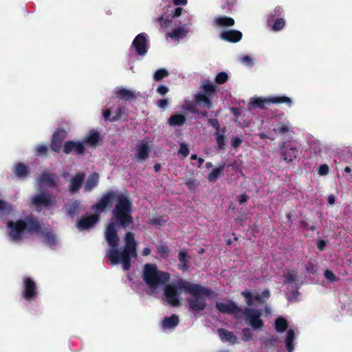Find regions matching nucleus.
<instances>
[{"label": "nucleus", "instance_id": "423d86ee", "mask_svg": "<svg viewBox=\"0 0 352 352\" xmlns=\"http://www.w3.org/2000/svg\"><path fill=\"white\" fill-rule=\"evenodd\" d=\"M245 316V321L254 329H258L264 327V322L261 319L262 309L251 307H244L241 312Z\"/></svg>", "mask_w": 352, "mask_h": 352}, {"label": "nucleus", "instance_id": "0eeeda50", "mask_svg": "<svg viewBox=\"0 0 352 352\" xmlns=\"http://www.w3.org/2000/svg\"><path fill=\"white\" fill-rule=\"evenodd\" d=\"M281 104L285 103L289 107L292 106L293 102L292 99L285 96H272L267 98H257L252 101V104L254 107H258L264 109L265 104Z\"/></svg>", "mask_w": 352, "mask_h": 352}, {"label": "nucleus", "instance_id": "ddd939ff", "mask_svg": "<svg viewBox=\"0 0 352 352\" xmlns=\"http://www.w3.org/2000/svg\"><path fill=\"white\" fill-rule=\"evenodd\" d=\"M63 151L65 154H69L70 153L74 152L77 155H82L85 153V147L82 142L67 140L63 144Z\"/></svg>", "mask_w": 352, "mask_h": 352}, {"label": "nucleus", "instance_id": "72a5a7b5", "mask_svg": "<svg viewBox=\"0 0 352 352\" xmlns=\"http://www.w3.org/2000/svg\"><path fill=\"white\" fill-rule=\"evenodd\" d=\"M40 183L52 187L55 186V182L53 175L47 173H43L41 175Z\"/></svg>", "mask_w": 352, "mask_h": 352}, {"label": "nucleus", "instance_id": "c756f323", "mask_svg": "<svg viewBox=\"0 0 352 352\" xmlns=\"http://www.w3.org/2000/svg\"><path fill=\"white\" fill-rule=\"evenodd\" d=\"M116 96L120 100H131L135 99V94L126 88H120L116 92Z\"/></svg>", "mask_w": 352, "mask_h": 352}, {"label": "nucleus", "instance_id": "1a4fd4ad", "mask_svg": "<svg viewBox=\"0 0 352 352\" xmlns=\"http://www.w3.org/2000/svg\"><path fill=\"white\" fill-rule=\"evenodd\" d=\"M67 133L63 128H57L52 136L50 148L56 152L60 153L63 146V142L66 138Z\"/></svg>", "mask_w": 352, "mask_h": 352}, {"label": "nucleus", "instance_id": "a18cd8bd", "mask_svg": "<svg viewBox=\"0 0 352 352\" xmlns=\"http://www.w3.org/2000/svg\"><path fill=\"white\" fill-rule=\"evenodd\" d=\"M44 241L49 245H52L56 243V236L50 232H47L44 235Z\"/></svg>", "mask_w": 352, "mask_h": 352}, {"label": "nucleus", "instance_id": "412c9836", "mask_svg": "<svg viewBox=\"0 0 352 352\" xmlns=\"http://www.w3.org/2000/svg\"><path fill=\"white\" fill-rule=\"evenodd\" d=\"M241 296L245 298V302L248 306H252L254 305V300L258 302H263L262 295L260 294L253 295L249 289L242 291L241 293Z\"/></svg>", "mask_w": 352, "mask_h": 352}, {"label": "nucleus", "instance_id": "09e8293b", "mask_svg": "<svg viewBox=\"0 0 352 352\" xmlns=\"http://www.w3.org/2000/svg\"><path fill=\"white\" fill-rule=\"evenodd\" d=\"M48 147L44 144H40L36 147V153L37 155H45L47 153Z\"/></svg>", "mask_w": 352, "mask_h": 352}, {"label": "nucleus", "instance_id": "a211bd4d", "mask_svg": "<svg viewBox=\"0 0 352 352\" xmlns=\"http://www.w3.org/2000/svg\"><path fill=\"white\" fill-rule=\"evenodd\" d=\"M217 333L222 342H228L231 344L237 343L238 338L233 332L229 331L226 329L220 328L217 329Z\"/></svg>", "mask_w": 352, "mask_h": 352}, {"label": "nucleus", "instance_id": "603ef678", "mask_svg": "<svg viewBox=\"0 0 352 352\" xmlns=\"http://www.w3.org/2000/svg\"><path fill=\"white\" fill-rule=\"evenodd\" d=\"M208 123L215 129V131H221L220 124L217 118H208Z\"/></svg>", "mask_w": 352, "mask_h": 352}, {"label": "nucleus", "instance_id": "9b49d317", "mask_svg": "<svg viewBox=\"0 0 352 352\" xmlns=\"http://www.w3.org/2000/svg\"><path fill=\"white\" fill-rule=\"evenodd\" d=\"M132 47L139 56H145L148 50V45L146 40V34L140 33L138 34L132 42Z\"/></svg>", "mask_w": 352, "mask_h": 352}, {"label": "nucleus", "instance_id": "20e7f679", "mask_svg": "<svg viewBox=\"0 0 352 352\" xmlns=\"http://www.w3.org/2000/svg\"><path fill=\"white\" fill-rule=\"evenodd\" d=\"M7 227L9 228V236L14 242L22 241L26 231L28 234L39 233L41 225L36 218L28 217L25 220L19 219L15 221H8Z\"/></svg>", "mask_w": 352, "mask_h": 352}, {"label": "nucleus", "instance_id": "69168bd1", "mask_svg": "<svg viewBox=\"0 0 352 352\" xmlns=\"http://www.w3.org/2000/svg\"><path fill=\"white\" fill-rule=\"evenodd\" d=\"M185 184L190 188H195L197 187L199 182L196 179H189L188 180Z\"/></svg>", "mask_w": 352, "mask_h": 352}, {"label": "nucleus", "instance_id": "4c0bfd02", "mask_svg": "<svg viewBox=\"0 0 352 352\" xmlns=\"http://www.w3.org/2000/svg\"><path fill=\"white\" fill-rule=\"evenodd\" d=\"M202 88L204 90V94H206L208 96H210L212 94L216 93L219 90L217 86L208 82L204 84Z\"/></svg>", "mask_w": 352, "mask_h": 352}, {"label": "nucleus", "instance_id": "c9c22d12", "mask_svg": "<svg viewBox=\"0 0 352 352\" xmlns=\"http://www.w3.org/2000/svg\"><path fill=\"white\" fill-rule=\"evenodd\" d=\"M306 271L309 274H315L318 270V265L316 260H310L305 265Z\"/></svg>", "mask_w": 352, "mask_h": 352}, {"label": "nucleus", "instance_id": "0e129e2a", "mask_svg": "<svg viewBox=\"0 0 352 352\" xmlns=\"http://www.w3.org/2000/svg\"><path fill=\"white\" fill-rule=\"evenodd\" d=\"M294 338H295L294 331L292 329H289L287 331L285 342H294Z\"/></svg>", "mask_w": 352, "mask_h": 352}, {"label": "nucleus", "instance_id": "b1692460", "mask_svg": "<svg viewBox=\"0 0 352 352\" xmlns=\"http://www.w3.org/2000/svg\"><path fill=\"white\" fill-rule=\"evenodd\" d=\"M234 19L230 16H217L214 20V25L221 28L232 27L234 25Z\"/></svg>", "mask_w": 352, "mask_h": 352}, {"label": "nucleus", "instance_id": "39448f33", "mask_svg": "<svg viewBox=\"0 0 352 352\" xmlns=\"http://www.w3.org/2000/svg\"><path fill=\"white\" fill-rule=\"evenodd\" d=\"M170 278L169 273L159 270L155 264L146 263L144 265L142 279L151 289H156L165 285Z\"/></svg>", "mask_w": 352, "mask_h": 352}, {"label": "nucleus", "instance_id": "052dcab7", "mask_svg": "<svg viewBox=\"0 0 352 352\" xmlns=\"http://www.w3.org/2000/svg\"><path fill=\"white\" fill-rule=\"evenodd\" d=\"M183 32H184V30L182 28H177L174 29L171 33H169L168 36L170 38H179V37L182 36V35L183 34Z\"/></svg>", "mask_w": 352, "mask_h": 352}, {"label": "nucleus", "instance_id": "58836bf2", "mask_svg": "<svg viewBox=\"0 0 352 352\" xmlns=\"http://www.w3.org/2000/svg\"><path fill=\"white\" fill-rule=\"evenodd\" d=\"M12 211V208L6 201L0 199V214L2 216L10 214Z\"/></svg>", "mask_w": 352, "mask_h": 352}, {"label": "nucleus", "instance_id": "f704fd0d", "mask_svg": "<svg viewBox=\"0 0 352 352\" xmlns=\"http://www.w3.org/2000/svg\"><path fill=\"white\" fill-rule=\"evenodd\" d=\"M80 212V203L78 201H74L69 206L68 209V215L70 217H74V216L78 214Z\"/></svg>", "mask_w": 352, "mask_h": 352}, {"label": "nucleus", "instance_id": "a19ab883", "mask_svg": "<svg viewBox=\"0 0 352 352\" xmlns=\"http://www.w3.org/2000/svg\"><path fill=\"white\" fill-rule=\"evenodd\" d=\"M291 128L286 124L279 123L276 127L274 129V131L276 133L284 135L290 131Z\"/></svg>", "mask_w": 352, "mask_h": 352}, {"label": "nucleus", "instance_id": "aec40b11", "mask_svg": "<svg viewBox=\"0 0 352 352\" xmlns=\"http://www.w3.org/2000/svg\"><path fill=\"white\" fill-rule=\"evenodd\" d=\"M190 258L186 250H180L178 254V260L180 263L178 268L183 272L188 271L190 263Z\"/></svg>", "mask_w": 352, "mask_h": 352}, {"label": "nucleus", "instance_id": "393cba45", "mask_svg": "<svg viewBox=\"0 0 352 352\" xmlns=\"http://www.w3.org/2000/svg\"><path fill=\"white\" fill-rule=\"evenodd\" d=\"M226 132V127L223 126L221 128V131H215V140L217 144V147L219 150L225 151L226 148V139L225 133Z\"/></svg>", "mask_w": 352, "mask_h": 352}, {"label": "nucleus", "instance_id": "7c9ffc66", "mask_svg": "<svg viewBox=\"0 0 352 352\" xmlns=\"http://www.w3.org/2000/svg\"><path fill=\"white\" fill-rule=\"evenodd\" d=\"M283 9L281 6H277L270 13L267 18V24H271L273 21L276 19L283 18Z\"/></svg>", "mask_w": 352, "mask_h": 352}, {"label": "nucleus", "instance_id": "338daca9", "mask_svg": "<svg viewBox=\"0 0 352 352\" xmlns=\"http://www.w3.org/2000/svg\"><path fill=\"white\" fill-rule=\"evenodd\" d=\"M168 99H160L157 102V106L160 109H166L168 106Z\"/></svg>", "mask_w": 352, "mask_h": 352}, {"label": "nucleus", "instance_id": "37998d69", "mask_svg": "<svg viewBox=\"0 0 352 352\" xmlns=\"http://www.w3.org/2000/svg\"><path fill=\"white\" fill-rule=\"evenodd\" d=\"M299 224L300 228L306 231H315L317 229L315 223H313L311 226H309L308 222L305 220L300 221Z\"/></svg>", "mask_w": 352, "mask_h": 352}, {"label": "nucleus", "instance_id": "6e6d98bb", "mask_svg": "<svg viewBox=\"0 0 352 352\" xmlns=\"http://www.w3.org/2000/svg\"><path fill=\"white\" fill-rule=\"evenodd\" d=\"M183 109L195 114L199 113L198 109L197 108L195 104L193 103L184 105Z\"/></svg>", "mask_w": 352, "mask_h": 352}, {"label": "nucleus", "instance_id": "f3484780", "mask_svg": "<svg viewBox=\"0 0 352 352\" xmlns=\"http://www.w3.org/2000/svg\"><path fill=\"white\" fill-rule=\"evenodd\" d=\"M242 33L236 30H224L221 32L220 38L230 43H237L242 38Z\"/></svg>", "mask_w": 352, "mask_h": 352}, {"label": "nucleus", "instance_id": "6ab92c4d", "mask_svg": "<svg viewBox=\"0 0 352 352\" xmlns=\"http://www.w3.org/2000/svg\"><path fill=\"white\" fill-rule=\"evenodd\" d=\"M102 141V138L98 132L94 131H90L87 136L82 140L83 144H87L91 147H96L98 143Z\"/></svg>", "mask_w": 352, "mask_h": 352}, {"label": "nucleus", "instance_id": "774afa93", "mask_svg": "<svg viewBox=\"0 0 352 352\" xmlns=\"http://www.w3.org/2000/svg\"><path fill=\"white\" fill-rule=\"evenodd\" d=\"M316 245L320 251H323L327 245V242L323 239H318Z\"/></svg>", "mask_w": 352, "mask_h": 352}, {"label": "nucleus", "instance_id": "dca6fc26", "mask_svg": "<svg viewBox=\"0 0 352 352\" xmlns=\"http://www.w3.org/2000/svg\"><path fill=\"white\" fill-rule=\"evenodd\" d=\"M281 148L283 150L280 152V157L287 163L292 162L298 155V150L295 146L285 147L283 144Z\"/></svg>", "mask_w": 352, "mask_h": 352}, {"label": "nucleus", "instance_id": "cd10ccee", "mask_svg": "<svg viewBox=\"0 0 352 352\" xmlns=\"http://www.w3.org/2000/svg\"><path fill=\"white\" fill-rule=\"evenodd\" d=\"M195 102L199 105L204 104L206 108L211 109L213 107L212 102L209 98L208 96L199 93L195 96Z\"/></svg>", "mask_w": 352, "mask_h": 352}, {"label": "nucleus", "instance_id": "473e14b6", "mask_svg": "<svg viewBox=\"0 0 352 352\" xmlns=\"http://www.w3.org/2000/svg\"><path fill=\"white\" fill-rule=\"evenodd\" d=\"M274 324H275V329H276V331L280 332V333L284 332L285 331H286V329L288 327V322H287V320L281 316L278 317L275 320Z\"/></svg>", "mask_w": 352, "mask_h": 352}, {"label": "nucleus", "instance_id": "49530a36", "mask_svg": "<svg viewBox=\"0 0 352 352\" xmlns=\"http://www.w3.org/2000/svg\"><path fill=\"white\" fill-rule=\"evenodd\" d=\"M243 141V137L241 134L236 137H233L231 140V145L234 148H239Z\"/></svg>", "mask_w": 352, "mask_h": 352}, {"label": "nucleus", "instance_id": "5701e85b", "mask_svg": "<svg viewBox=\"0 0 352 352\" xmlns=\"http://www.w3.org/2000/svg\"><path fill=\"white\" fill-rule=\"evenodd\" d=\"M99 183V174L98 173H94L87 179L86 183L84 186L85 192H91L95 188Z\"/></svg>", "mask_w": 352, "mask_h": 352}, {"label": "nucleus", "instance_id": "e433bc0d", "mask_svg": "<svg viewBox=\"0 0 352 352\" xmlns=\"http://www.w3.org/2000/svg\"><path fill=\"white\" fill-rule=\"evenodd\" d=\"M157 253L160 254L163 258L168 257L170 254V249L167 244L162 243L157 246Z\"/></svg>", "mask_w": 352, "mask_h": 352}, {"label": "nucleus", "instance_id": "3c124183", "mask_svg": "<svg viewBox=\"0 0 352 352\" xmlns=\"http://www.w3.org/2000/svg\"><path fill=\"white\" fill-rule=\"evenodd\" d=\"M285 277L287 283H294L297 278V272L295 271L287 272Z\"/></svg>", "mask_w": 352, "mask_h": 352}, {"label": "nucleus", "instance_id": "a878e982", "mask_svg": "<svg viewBox=\"0 0 352 352\" xmlns=\"http://www.w3.org/2000/svg\"><path fill=\"white\" fill-rule=\"evenodd\" d=\"M186 121L185 116L180 113L173 114L168 120V124L170 126H182Z\"/></svg>", "mask_w": 352, "mask_h": 352}, {"label": "nucleus", "instance_id": "de8ad7c7", "mask_svg": "<svg viewBox=\"0 0 352 352\" xmlns=\"http://www.w3.org/2000/svg\"><path fill=\"white\" fill-rule=\"evenodd\" d=\"M324 278L331 283L337 281L338 278L333 274V272L330 270H325L324 272Z\"/></svg>", "mask_w": 352, "mask_h": 352}, {"label": "nucleus", "instance_id": "13d9d810", "mask_svg": "<svg viewBox=\"0 0 352 352\" xmlns=\"http://www.w3.org/2000/svg\"><path fill=\"white\" fill-rule=\"evenodd\" d=\"M184 8L179 7V8H175L173 10H171L169 16L171 18L179 17L184 12Z\"/></svg>", "mask_w": 352, "mask_h": 352}, {"label": "nucleus", "instance_id": "2f4dec72", "mask_svg": "<svg viewBox=\"0 0 352 352\" xmlns=\"http://www.w3.org/2000/svg\"><path fill=\"white\" fill-rule=\"evenodd\" d=\"M14 173L19 178H24L29 174L27 166L22 162H19L14 166Z\"/></svg>", "mask_w": 352, "mask_h": 352}, {"label": "nucleus", "instance_id": "ea45409f", "mask_svg": "<svg viewBox=\"0 0 352 352\" xmlns=\"http://www.w3.org/2000/svg\"><path fill=\"white\" fill-rule=\"evenodd\" d=\"M268 25L271 26L274 31H280L285 25V21L283 18L276 19L271 24H268Z\"/></svg>", "mask_w": 352, "mask_h": 352}, {"label": "nucleus", "instance_id": "4d7b16f0", "mask_svg": "<svg viewBox=\"0 0 352 352\" xmlns=\"http://www.w3.org/2000/svg\"><path fill=\"white\" fill-rule=\"evenodd\" d=\"M329 166L325 164L320 165L318 168V173L322 176L327 175L329 173Z\"/></svg>", "mask_w": 352, "mask_h": 352}, {"label": "nucleus", "instance_id": "79ce46f5", "mask_svg": "<svg viewBox=\"0 0 352 352\" xmlns=\"http://www.w3.org/2000/svg\"><path fill=\"white\" fill-rule=\"evenodd\" d=\"M168 75V72L165 69H157L153 75V78L156 81H160L164 78L166 77Z\"/></svg>", "mask_w": 352, "mask_h": 352}, {"label": "nucleus", "instance_id": "c85d7f7f", "mask_svg": "<svg viewBox=\"0 0 352 352\" xmlns=\"http://www.w3.org/2000/svg\"><path fill=\"white\" fill-rule=\"evenodd\" d=\"M179 323V317L176 314H172L169 317H165L162 320V326L164 329H173Z\"/></svg>", "mask_w": 352, "mask_h": 352}, {"label": "nucleus", "instance_id": "e2e57ef3", "mask_svg": "<svg viewBox=\"0 0 352 352\" xmlns=\"http://www.w3.org/2000/svg\"><path fill=\"white\" fill-rule=\"evenodd\" d=\"M165 223L166 221L162 216L157 217L151 220V224L153 226H163Z\"/></svg>", "mask_w": 352, "mask_h": 352}, {"label": "nucleus", "instance_id": "9d476101", "mask_svg": "<svg viewBox=\"0 0 352 352\" xmlns=\"http://www.w3.org/2000/svg\"><path fill=\"white\" fill-rule=\"evenodd\" d=\"M100 220L99 213L88 215L87 213L82 215L77 221L76 226L80 230H88L93 228Z\"/></svg>", "mask_w": 352, "mask_h": 352}, {"label": "nucleus", "instance_id": "f8f14e48", "mask_svg": "<svg viewBox=\"0 0 352 352\" xmlns=\"http://www.w3.org/2000/svg\"><path fill=\"white\" fill-rule=\"evenodd\" d=\"M217 309L223 314L236 315L241 312L242 308L239 307L236 302L230 300L228 303L217 302L215 304Z\"/></svg>", "mask_w": 352, "mask_h": 352}, {"label": "nucleus", "instance_id": "5fc2aeb1", "mask_svg": "<svg viewBox=\"0 0 352 352\" xmlns=\"http://www.w3.org/2000/svg\"><path fill=\"white\" fill-rule=\"evenodd\" d=\"M124 107H119L116 109V113L113 116L111 117V122H116L121 119L122 115L124 112Z\"/></svg>", "mask_w": 352, "mask_h": 352}, {"label": "nucleus", "instance_id": "4468645a", "mask_svg": "<svg viewBox=\"0 0 352 352\" xmlns=\"http://www.w3.org/2000/svg\"><path fill=\"white\" fill-rule=\"evenodd\" d=\"M32 202L36 208H49L52 205V201L48 194L41 192L34 195Z\"/></svg>", "mask_w": 352, "mask_h": 352}, {"label": "nucleus", "instance_id": "4be33fe9", "mask_svg": "<svg viewBox=\"0 0 352 352\" xmlns=\"http://www.w3.org/2000/svg\"><path fill=\"white\" fill-rule=\"evenodd\" d=\"M150 153L148 143L143 140L138 148V159L141 161H145L148 159Z\"/></svg>", "mask_w": 352, "mask_h": 352}, {"label": "nucleus", "instance_id": "f257e3e1", "mask_svg": "<svg viewBox=\"0 0 352 352\" xmlns=\"http://www.w3.org/2000/svg\"><path fill=\"white\" fill-rule=\"evenodd\" d=\"M116 204L112 210L111 221L116 223L118 227L126 230L133 227L134 220L132 216L133 204L129 197L118 190H107L100 200L91 206L96 213L104 212L111 208L114 201Z\"/></svg>", "mask_w": 352, "mask_h": 352}, {"label": "nucleus", "instance_id": "7ed1b4c3", "mask_svg": "<svg viewBox=\"0 0 352 352\" xmlns=\"http://www.w3.org/2000/svg\"><path fill=\"white\" fill-rule=\"evenodd\" d=\"M116 223H109L105 230V239L111 248L107 253L111 265H118L121 263L124 270L131 268V258L137 256V243L135 235L131 232H127L124 237V246L123 250H118L120 238L116 230Z\"/></svg>", "mask_w": 352, "mask_h": 352}, {"label": "nucleus", "instance_id": "864d4df0", "mask_svg": "<svg viewBox=\"0 0 352 352\" xmlns=\"http://www.w3.org/2000/svg\"><path fill=\"white\" fill-rule=\"evenodd\" d=\"M242 334H243L242 340L245 342H248V341L250 340L252 338V331L248 328H245V329H242Z\"/></svg>", "mask_w": 352, "mask_h": 352}, {"label": "nucleus", "instance_id": "6e6552de", "mask_svg": "<svg viewBox=\"0 0 352 352\" xmlns=\"http://www.w3.org/2000/svg\"><path fill=\"white\" fill-rule=\"evenodd\" d=\"M22 297L27 301H32L37 298L38 289L34 280L30 277L23 278Z\"/></svg>", "mask_w": 352, "mask_h": 352}, {"label": "nucleus", "instance_id": "bb28decb", "mask_svg": "<svg viewBox=\"0 0 352 352\" xmlns=\"http://www.w3.org/2000/svg\"><path fill=\"white\" fill-rule=\"evenodd\" d=\"M225 168V164L220 165L217 168L212 170L211 173H210L207 175V179L210 183H215L218 178L223 175V170Z\"/></svg>", "mask_w": 352, "mask_h": 352}, {"label": "nucleus", "instance_id": "8fccbe9b", "mask_svg": "<svg viewBox=\"0 0 352 352\" xmlns=\"http://www.w3.org/2000/svg\"><path fill=\"white\" fill-rule=\"evenodd\" d=\"M157 21L159 22L160 26L162 28H167L169 26L171 20L169 18H164V14H162L157 19Z\"/></svg>", "mask_w": 352, "mask_h": 352}, {"label": "nucleus", "instance_id": "f03ea898", "mask_svg": "<svg viewBox=\"0 0 352 352\" xmlns=\"http://www.w3.org/2000/svg\"><path fill=\"white\" fill-rule=\"evenodd\" d=\"M182 290L191 296L186 300L188 309L193 314L204 311L207 307L206 298L213 294V292L208 287L181 279L177 286L167 285L165 287L164 296L168 303L172 307L179 306L181 303L179 297Z\"/></svg>", "mask_w": 352, "mask_h": 352}, {"label": "nucleus", "instance_id": "bf43d9fd", "mask_svg": "<svg viewBox=\"0 0 352 352\" xmlns=\"http://www.w3.org/2000/svg\"><path fill=\"white\" fill-rule=\"evenodd\" d=\"M178 153L182 155L184 157H186L188 155L189 149L186 144H181Z\"/></svg>", "mask_w": 352, "mask_h": 352}, {"label": "nucleus", "instance_id": "c03bdc74", "mask_svg": "<svg viewBox=\"0 0 352 352\" xmlns=\"http://www.w3.org/2000/svg\"><path fill=\"white\" fill-rule=\"evenodd\" d=\"M228 79V75L225 72L218 73L215 77V82L219 85L225 83Z\"/></svg>", "mask_w": 352, "mask_h": 352}, {"label": "nucleus", "instance_id": "680f3d73", "mask_svg": "<svg viewBox=\"0 0 352 352\" xmlns=\"http://www.w3.org/2000/svg\"><path fill=\"white\" fill-rule=\"evenodd\" d=\"M236 3V0H225L224 4L221 6L222 10H231Z\"/></svg>", "mask_w": 352, "mask_h": 352}, {"label": "nucleus", "instance_id": "2eb2a0df", "mask_svg": "<svg viewBox=\"0 0 352 352\" xmlns=\"http://www.w3.org/2000/svg\"><path fill=\"white\" fill-rule=\"evenodd\" d=\"M85 177V173L79 172L70 179L69 190L72 194L76 193L81 188Z\"/></svg>", "mask_w": 352, "mask_h": 352}]
</instances>
